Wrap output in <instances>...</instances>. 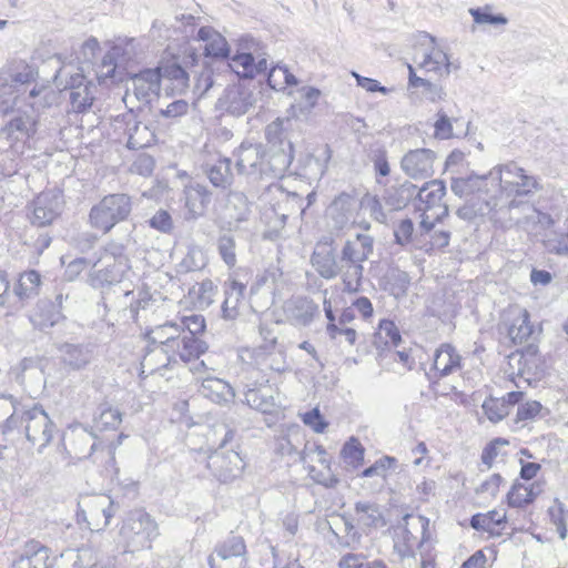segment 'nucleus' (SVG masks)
<instances>
[{
  "label": "nucleus",
  "instance_id": "52",
  "mask_svg": "<svg viewBox=\"0 0 568 568\" xmlns=\"http://www.w3.org/2000/svg\"><path fill=\"white\" fill-rule=\"evenodd\" d=\"M365 449L362 444L352 437L342 448L341 455L344 462L353 468H358L364 462Z\"/></svg>",
  "mask_w": 568,
  "mask_h": 568
},
{
  "label": "nucleus",
  "instance_id": "2",
  "mask_svg": "<svg viewBox=\"0 0 568 568\" xmlns=\"http://www.w3.org/2000/svg\"><path fill=\"white\" fill-rule=\"evenodd\" d=\"M489 180L498 182L490 197L496 203L497 214L503 227H511L526 222L529 213L536 212L527 197L541 190L538 179L529 175L514 162L495 166L489 172Z\"/></svg>",
  "mask_w": 568,
  "mask_h": 568
},
{
  "label": "nucleus",
  "instance_id": "21",
  "mask_svg": "<svg viewBox=\"0 0 568 568\" xmlns=\"http://www.w3.org/2000/svg\"><path fill=\"white\" fill-rule=\"evenodd\" d=\"M98 263L93 264L87 280L88 284L95 290L109 288L122 282L125 274L130 271V268L124 267L121 263L116 264L105 260L103 267L100 268L97 267Z\"/></svg>",
  "mask_w": 568,
  "mask_h": 568
},
{
  "label": "nucleus",
  "instance_id": "31",
  "mask_svg": "<svg viewBox=\"0 0 568 568\" xmlns=\"http://www.w3.org/2000/svg\"><path fill=\"white\" fill-rule=\"evenodd\" d=\"M245 291L246 285L236 280H229L224 283L225 297L222 303V317L224 320H235L240 315V305Z\"/></svg>",
  "mask_w": 568,
  "mask_h": 568
},
{
  "label": "nucleus",
  "instance_id": "25",
  "mask_svg": "<svg viewBox=\"0 0 568 568\" xmlns=\"http://www.w3.org/2000/svg\"><path fill=\"white\" fill-rule=\"evenodd\" d=\"M161 69L162 88L168 95L181 94L189 87V73L179 63H166L159 65Z\"/></svg>",
  "mask_w": 568,
  "mask_h": 568
},
{
  "label": "nucleus",
  "instance_id": "53",
  "mask_svg": "<svg viewBox=\"0 0 568 568\" xmlns=\"http://www.w3.org/2000/svg\"><path fill=\"white\" fill-rule=\"evenodd\" d=\"M548 515L551 523L556 526L559 538L562 540L566 539L568 509L565 508L562 503H560L558 499H555V505L549 507Z\"/></svg>",
  "mask_w": 568,
  "mask_h": 568
},
{
  "label": "nucleus",
  "instance_id": "59",
  "mask_svg": "<svg viewBox=\"0 0 568 568\" xmlns=\"http://www.w3.org/2000/svg\"><path fill=\"white\" fill-rule=\"evenodd\" d=\"M395 241L399 245L417 244L418 237H414V223L410 219L402 220L394 229Z\"/></svg>",
  "mask_w": 568,
  "mask_h": 568
},
{
  "label": "nucleus",
  "instance_id": "19",
  "mask_svg": "<svg viewBox=\"0 0 568 568\" xmlns=\"http://www.w3.org/2000/svg\"><path fill=\"white\" fill-rule=\"evenodd\" d=\"M456 214L465 221H473L477 216H489L491 221L500 223L503 226V221L497 214L496 203L490 197V190H486L484 196L481 194L471 196L464 206L457 210Z\"/></svg>",
  "mask_w": 568,
  "mask_h": 568
},
{
  "label": "nucleus",
  "instance_id": "44",
  "mask_svg": "<svg viewBox=\"0 0 568 568\" xmlns=\"http://www.w3.org/2000/svg\"><path fill=\"white\" fill-rule=\"evenodd\" d=\"M154 132L142 122H134L128 126L126 146L130 150H140L150 146L154 142Z\"/></svg>",
  "mask_w": 568,
  "mask_h": 568
},
{
  "label": "nucleus",
  "instance_id": "7",
  "mask_svg": "<svg viewBox=\"0 0 568 568\" xmlns=\"http://www.w3.org/2000/svg\"><path fill=\"white\" fill-rule=\"evenodd\" d=\"M239 45L243 52L234 54L229 63L239 77L253 79L267 70V59L257 52L258 42L254 38L243 37Z\"/></svg>",
  "mask_w": 568,
  "mask_h": 568
},
{
  "label": "nucleus",
  "instance_id": "16",
  "mask_svg": "<svg viewBox=\"0 0 568 568\" xmlns=\"http://www.w3.org/2000/svg\"><path fill=\"white\" fill-rule=\"evenodd\" d=\"M436 153L429 149L410 150L402 158L403 172L414 180H425L434 174Z\"/></svg>",
  "mask_w": 568,
  "mask_h": 568
},
{
  "label": "nucleus",
  "instance_id": "10",
  "mask_svg": "<svg viewBox=\"0 0 568 568\" xmlns=\"http://www.w3.org/2000/svg\"><path fill=\"white\" fill-rule=\"evenodd\" d=\"M446 194V185L442 180H430L423 186H417L416 202L414 209L417 212H434V220L442 221L448 215V205L443 203Z\"/></svg>",
  "mask_w": 568,
  "mask_h": 568
},
{
  "label": "nucleus",
  "instance_id": "49",
  "mask_svg": "<svg viewBox=\"0 0 568 568\" xmlns=\"http://www.w3.org/2000/svg\"><path fill=\"white\" fill-rule=\"evenodd\" d=\"M506 521V513L491 510L487 514H476L470 518V527L476 530L493 532L494 526H499Z\"/></svg>",
  "mask_w": 568,
  "mask_h": 568
},
{
  "label": "nucleus",
  "instance_id": "33",
  "mask_svg": "<svg viewBox=\"0 0 568 568\" xmlns=\"http://www.w3.org/2000/svg\"><path fill=\"white\" fill-rule=\"evenodd\" d=\"M489 181V173L477 175L470 174L466 178H453L450 183V190L459 197L474 196L477 194L485 195L487 184Z\"/></svg>",
  "mask_w": 568,
  "mask_h": 568
},
{
  "label": "nucleus",
  "instance_id": "50",
  "mask_svg": "<svg viewBox=\"0 0 568 568\" xmlns=\"http://www.w3.org/2000/svg\"><path fill=\"white\" fill-rule=\"evenodd\" d=\"M449 241V231H434L426 239H418L416 247L423 250L427 254H432L435 251H440L448 246Z\"/></svg>",
  "mask_w": 568,
  "mask_h": 568
},
{
  "label": "nucleus",
  "instance_id": "47",
  "mask_svg": "<svg viewBox=\"0 0 568 568\" xmlns=\"http://www.w3.org/2000/svg\"><path fill=\"white\" fill-rule=\"evenodd\" d=\"M532 334V326L529 322L527 311L521 312L508 327V336L515 344H523L528 341Z\"/></svg>",
  "mask_w": 568,
  "mask_h": 568
},
{
  "label": "nucleus",
  "instance_id": "12",
  "mask_svg": "<svg viewBox=\"0 0 568 568\" xmlns=\"http://www.w3.org/2000/svg\"><path fill=\"white\" fill-rule=\"evenodd\" d=\"M63 203V194L60 190L41 192L31 203V224L38 227L50 225L61 214Z\"/></svg>",
  "mask_w": 568,
  "mask_h": 568
},
{
  "label": "nucleus",
  "instance_id": "56",
  "mask_svg": "<svg viewBox=\"0 0 568 568\" xmlns=\"http://www.w3.org/2000/svg\"><path fill=\"white\" fill-rule=\"evenodd\" d=\"M125 250L126 247L123 243L110 241L104 247L105 260L116 264L121 263V265L123 264L124 267L131 268L130 258L125 254Z\"/></svg>",
  "mask_w": 568,
  "mask_h": 568
},
{
  "label": "nucleus",
  "instance_id": "36",
  "mask_svg": "<svg viewBox=\"0 0 568 568\" xmlns=\"http://www.w3.org/2000/svg\"><path fill=\"white\" fill-rule=\"evenodd\" d=\"M207 351V344L192 334H180L175 344V354L187 363L197 359Z\"/></svg>",
  "mask_w": 568,
  "mask_h": 568
},
{
  "label": "nucleus",
  "instance_id": "23",
  "mask_svg": "<svg viewBox=\"0 0 568 568\" xmlns=\"http://www.w3.org/2000/svg\"><path fill=\"white\" fill-rule=\"evenodd\" d=\"M186 219L196 220L203 216L212 202V192L204 184L191 182L184 187Z\"/></svg>",
  "mask_w": 568,
  "mask_h": 568
},
{
  "label": "nucleus",
  "instance_id": "41",
  "mask_svg": "<svg viewBox=\"0 0 568 568\" xmlns=\"http://www.w3.org/2000/svg\"><path fill=\"white\" fill-rule=\"evenodd\" d=\"M323 306L327 318L326 333L329 338L341 342V338L344 337L349 345H354L357 336L356 331L354 328H342L337 326L331 301L326 297L324 298Z\"/></svg>",
  "mask_w": 568,
  "mask_h": 568
},
{
  "label": "nucleus",
  "instance_id": "20",
  "mask_svg": "<svg viewBox=\"0 0 568 568\" xmlns=\"http://www.w3.org/2000/svg\"><path fill=\"white\" fill-rule=\"evenodd\" d=\"M462 368V356L458 354L456 348L448 343L442 344L435 352L434 363L432 371L435 372L434 376L427 373L428 381L434 384L436 381L446 377L454 372Z\"/></svg>",
  "mask_w": 568,
  "mask_h": 568
},
{
  "label": "nucleus",
  "instance_id": "17",
  "mask_svg": "<svg viewBox=\"0 0 568 568\" xmlns=\"http://www.w3.org/2000/svg\"><path fill=\"white\" fill-rule=\"evenodd\" d=\"M255 103L252 90L242 85H229L223 95L217 100V108L234 116L245 114Z\"/></svg>",
  "mask_w": 568,
  "mask_h": 568
},
{
  "label": "nucleus",
  "instance_id": "46",
  "mask_svg": "<svg viewBox=\"0 0 568 568\" xmlns=\"http://www.w3.org/2000/svg\"><path fill=\"white\" fill-rule=\"evenodd\" d=\"M40 283L41 276L37 271L24 272L14 286V294L20 301L30 298L38 293Z\"/></svg>",
  "mask_w": 568,
  "mask_h": 568
},
{
  "label": "nucleus",
  "instance_id": "40",
  "mask_svg": "<svg viewBox=\"0 0 568 568\" xmlns=\"http://www.w3.org/2000/svg\"><path fill=\"white\" fill-rule=\"evenodd\" d=\"M290 123V119L277 118L266 125L264 135L270 149H288L287 144H293L287 138V128L285 126Z\"/></svg>",
  "mask_w": 568,
  "mask_h": 568
},
{
  "label": "nucleus",
  "instance_id": "64",
  "mask_svg": "<svg viewBox=\"0 0 568 568\" xmlns=\"http://www.w3.org/2000/svg\"><path fill=\"white\" fill-rule=\"evenodd\" d=\"M547 247L555 254L568 256V232L555 233L547 240Z\"/></svg>",
  "mask_w": 568,
  "mask_h": 568
},
{
  "label": "nucleus",
  "instance_id": "48",
  "mask_svg": "<svg viewBox=\"0 0 568 568\" xmlns=\"http://www.w3.org/2000/svg\"><path fill=\"white\" fill-rule=\"evenodd\" d=\"M99 416L94 418L97 428L100 430L116 429L122 423V413L108 403L99 406Z\"/></svg>",
  "mask_w": 568,
  "mask_h": 568
},
{
  "label": "nucleus",
  "instance_id": "38",
  "mask_svg": "<svg viewBox=\"0 0 568 568\" xmlns=\"http://www.w3.org/2000/svg\"><path fill=\"white\" fill-rule=\"evenodd\" d=\"M236 430L226 423H216L206 433V440L210 453L214 449H227L234 446L233 439Z\"/></svg>",
  "mask_w": 568,
  "mask_h": 568
},
{
  "label": "nucleus",
  "instance_id": "1",
  "mask_svg": "<svg viewBox=\"0 0 568 568\" xmlns=\"http://www.w3.org/2000/svg\"><path fill=\"white\" fill-rule=\"evenodd\" d=\"M374 248V239L368 234L358 233L354 239L345 241L341 250L331 235L318 240L311 255V264L324 280L341 277L345 290L357 291L363 278V263Z\"/></svg>",
  "mask_w": 568,
  "mask_h": 568
},
{
  "label": "nucleus",
  "instance_id": "58",
  "mask_svg": "<svg viewBox=\"0 0 568 568\" xmlns=\"http://www.w3.org/2000/svg\"><path fill=\"white\" fill-rule=\"evenodd\" d=\"M205 57L225 59L230 54L229 44L221 34L216 33L204 47Z\"/></svg>",
  "mask_w": 568,
  "mask_h": 568
},
{
  "label": "nucleus",
  "instance_id": "18",
  "mask_svg": "<svg viewBox=\"0 0 568 568\" xmlns=\"http://www.w3.org/2000/svg\"><path fill=\"white\" fill-rule=\"evenodd\" d=\"M283 310L287 322L296 327L311 325L314 318L320 314L318 305L306 296L290 298L285 302Z\"/></svg>",
  "mask_w": 568,
  "mask_h": 568
},
{
  "label": "nucleus",
  "instance_id": "3",
  "mask_svg": "<svg viewBox=\"0 0 568 568\" xmlns=\"http://www.w3.org/2000/svg\"><path fill=\"white\" fill-rule=\"evenodd\" d=\"M120 536L131 551L151 549L152 542L160 536L155 519L143 509L128 513L120 528Z\"/></svg>",
  "mask_w": 568,
  "mask_h": 568
},
{
  "label": "nucleus",
  "instance_id": "11",
  "mask_svg": "<svg viewBox=\"0 0 568 568\" xmlns=\"http://www.w3.org/2000/svg\"><path fill=\"white\" fill-rule=\"evenodd\" d=\"M38 130V119L33 112L26 110L12 111L9 120L0 129V139H6L9 146L26 142L34 136Z\"/></svg>",
  "mask_w": 568,
  "mask_h": 568
},
{
  "label": "nucleus",
  "instance_id": "37",
  "mask_svg": "<svg viewBox=\"0 0 568 568\" xmlns=\"http://www.w3.org/2000/svg\"><path fill=\"white\" fill-rule=\"evenodd\" d=\"M231 160L227 158L219 159L213 164H206L204 173L213 186L226 190L233 183V173L231 171Z\"/></svg>",
  "mask_w": 568,
  "mask_h": 568
},
{
  "label": "nucleus",
  "instance_id": "51",
  "mask_svg": "<svg viewBox=\"0 0 568 568\" xmlns=\"http://www.w3.org/2000/svg\"><path fill=\"white\" fill-rule=\"evenodd\" d=\"M476 24L505 26L508 19L503 13H493L491 6L470 8L468 10Z\"/></svg>",
  "mask_w": 568,
  "mask_h": 568
},
{
  "label": "nucleus",
  "instance_id": "45",
  "mask_svg": "<svg viewBox=\"0 0 568 568\" xmlns=\"http://www.w3.org/2000/svg\"><path fill=\"white\" fill-rule=\"evenodd\" d=\"M355 513L358 523L367 527H383L385 525L384 517L377 504L369 501H357L355 504Z\"/></svg>",
  "mask_w": 568,
  "mask_h": 568
},
{
  "label": "nucleus",
  "instance_id": "13",
  "mask_svg": "<svg viewBox=\"0 0 568 568\" xmlns=\"http://www.w3.org/2000/svg\"><path fill=\"white\" fill-rule=\"evenodd\" d=\"M235 168L239 174L253 178H264V161L266 151L261 143L242 142L234 152Z\"/></svg>",
  "mask_w": 568,
  "mask_h": 568
},
{
  "label": "nucleus",
  "instance_id": "27",
  "mask_svg": "<svg viewBox=\"0 0 568 568\" xmlns=\"http://www.w3.org/2000/svg\"><path fill=\"white\" fill-rule=\"evenodd\" d=\"M61 556L71 561L74 568H115L114 558H98L94 550L90 547L69 549Z\"/></svg>",
  "mask_w": 568,
  "mask_h": 568
},
{
  "label": "nucleus",
  "instance_id": "35",
  "mask_svg": "<svg viewBox=\"0 0 568 568\" xmlns=\"http://www.w3.org/2000/svg\"><path fill=\"white\" fill-rule=\"evenodd\" d=\"M540 493L541 488L538 483L525 485L515 480L507 494L508 506L513 508H523L532 504Z\"/></svg>",
  "mask_w": 568,
  "mask_h": 568
},
{
  "label": "nucleus",
  "instance_id": "8",
  "mask_svg": "<svg viewBox=\"0 0 568 568\" xmlns=\"http://www.w3.org/2000/svg\"><path fill=\"white\" fill-rule=\"evenodd\" d=\"M207 468L221 484L232 483L242 475L244 462L234 446L227 449H214L207 456Z\"/></svg>",
  "mask_w": 568,
  "mask_h": 568
},
{
  "label": "nucleus",
  "instance_id": "14",
  "mask_svg": "<svg viewBox=\"0 0 568 568\" xmlns=\"http://www.w3.org/2000/svg\"><path fill=\"white\" fill-rule=\"evenodd\" d=\"M54 560L48 546L39 540L29 539L17 550L12 568H51Z\"/></svg>",
  "mask_w": 568,
  "mask_h": 568
},
{
  "label": "nucleus",
  "instance_id": "15",
  "mask_svg": "<svg viewBox=\"0 0 568 568\" xmlns=\"http://www.w3.org/2000/svg\"><path fill=\"white\" fill-rule=\"evenodd\" d=\"M65 90L69 91L70 109L68 112L85 113L91 109L97 87L92 81H88L82 73L70 74Z\"/></svg>",
  "mask_w": 568,
  "mask_h": 568
},
{
  "label": "nucleus",
  "instance_id": "62",
  "mask_svg": "<svg viewBox=\"0 0 568 568\" xmlns=\"http://www.w3.org/2000/svg\"><path fill=\"white\" fill-rule=\"evenodd\" d=\"M205 261L202 251L191 250L180 263V267L184 272H195L204 267Z\"/></svg>",
  "mask_w": 568,
  "mask_h": 568
},
{
  "label": "nucleus",
  "instance_id": "55",
  "mask_svg": "<svg viewBox=\"0 0 568 568\" xmlns=\"http://www.w3.org/2000/svg\"><path fill=\"white\" fill-rule=\"evenodd\" d=\"M481 407L487 418L493 423L500 422L509 414L505 402L491 396L484 400Z\"/></svg>",
  "mask_w": 568,
  "mask_h": 568
},
{
  "label": "nucleus",
  "instance_id": "4",
  "mask_svg": "<svg viewBox=\"0 0 568 568\" xmlns=\"http://www.w3.org/2000/svg\"><path fill=\"white\" fill-rule=\"evenodd\" d=\"M132 211L131 197L124 193L105 195L89 213L93 229L109 233L118 223L125 221Z\"/></svg>",
  "mask_w": 568,
  "mask_h": 568
},
{
  "label": "nucleus",
  "instance_id": "54",
  "mask_svg": "<svg viewBox=\"0 0 568 568\" xmlns=\"http://www.w3.org/2000/svg\"><path fill=\"white\" fill-rule=\"evenodd\" d=\"M217 251L223 262L233 267L236 264V243L231 234H222L217 240Z\"/></svg>",
  "mask_w": 568,
  "mask_h": 568
},
{
  "label": "nucleus",
  "instance_id": "9",
  "mask_svg": "<svg viewBox=\"0 0 568 568\" xmlns=\"http://www.w3.org/2000/svg\"><path fill=\"white\" fill-rule=\"evenodd\" d=\"M22 419L27 439L33 446H37L38 452L41 453L50 444L55 425L40 405H34L32 408L24 410Z\"/></svg>",
  "mask_w": 568,
  "mask_h": 568
},
{
  "label": "nucleus",
  "instance_id": "30",
  "mask_svg": "<svg viewBox=\"0 0 568 568\" xmlns=\"http://www.w3.org/2000/svg\"><path fill=\"white\" fill-rule=\"evenodd\" d=\"M356 197L346 192H342L333 200L328 207V213L336 229H343L349 223L356 211Z\"/></svg>",
  "mask_w": 568,
  "mask_h": 568
},
{
  "label": "nucleus",
  "instance_id": "34",
  "mask_svg": "<svg viewBox=\"0 0 568 568\" xmlns=\"http://www.w3.org/2000/svg\"><path fill=\"white\" fill-rule=\"evenodd\" d=\"M417 185L410 181H404L386 190L385 202L392 210H402L409 203L416 202Z\"/></svg>",
  "mask_w": 568,
  "mask_h": 568
},
{
  "label": "nucleus",
  "instance_id": "60",
  "mask_svg": "<svg viewBox=\"0 0 568 568\" xmlns=\"http://www.w3.org/2000/svg\"><path fill=\"white\" fill-rule=\"evenodd\" d=\"M216 286L211 280H204L197 284V290L193 287V293L196 294L197 303L201 307H207L213 303V296Z\"/></svg>",
  "mask_w": 568,
  "mask_h": 568
},
{
  "label": "nucleus",
  "instance_id": "39",
  "mask_svg": "<svg viewBox=\"0 0 568 568\" xmlns=\"http://www.w3.org/2000/svg\"><path fill=\"white\" fill-rule=\"evenodd\" d=\"M64 318L62 312L54 303H40L37 312L31 316L33 326L40 331L53 327Z\"/></svg>",
  "mask_w": 568,
  "mask_h": 568
},
{
  "label": "nucleus",
  "instance_id": "32",
  "mask_svg": "<svg viewBox=\"0 0 568 568\" xmlns=\"http://www.w3.org/2000/svg\"><path fill=\"white\" fill-rule=\"evenodd\" d=\"M92 344L64 343L60 346L62 362L73 369L84 368L93 357Z\"/></svg>",
  "mask_w": 568,
  "mask_h": 568
},
{
  "label": "nucleus",
  "instance_id": "42",
  "mask_svg": "<svg viewBox=\"0 0 568 568\" xmlns=\"http://www.w3.org/2000/svg\"><path fill=\"white\" fill-rule=\"evenodd\" d=\"M213 552L219 554V556L229 557V559L237 562H247L246 545L241 536L232 535L227 537L215 547Z\"/></svg>",
  "mask_w": 568,
  "mask_h": 568
},
{
  "label": "nucleus",
  "instance_id": "26",
  "mask_svg": "<svg viewBox=\"0 0 568 568\" xmlns=\"http://www.w3.org/2000/svg\"><path fill=\"white\" fill-rule=\"evenodd\" d=\"M288 149H270L264 161V178L277 179L284 176L294 159L293 144Z\"/></svg>",
  "mask_w": 568,
  "mask_h": 568
},
{
  "label": "nucleus",
  "instance_id": "29",
  "mask_svg": "<svg viewBox=\"0 0 568 568\" xmlns=\"http://www.w3.org/2000/svg\"><path fill=\"white\" fill-rule=\"evenodd\" d=\"M424 39H428L430 43V51L425 50L423 52V59L418 62L420 69L426 72H434L439 77L448 75L450 73L452 63L448 60V55L440 49L435 48V38L425 33Z\"/></svg>",
  "mask_w": 568,
  "mask_h": 568
},
{
  "label": "nucleus",
  "instance_id": "6",
  "mask_svg": "<svg viewBox=\"0 0 568 568\" xmlns=\"http://www.w3.org/2000/svg\"><path fill=\"white\" fill-rule=\"evenodd\" d=\"M180 334V325L174 322H165L149 329L144 335L149 343L144 361L151 362L152 354L160 353L165 358L161 366L169 367L172 361L175 362V344Z\"/></svg>",
  "mask_w": 568,
  "mask_h": 568
},
{
  "label": "nucleus",
  "instance_id": "28",
  "mask_svg": "<svg viewBox=\"0 0 568 568\" xmlns=\"http://www.w3.org/2000/svg\"><path fill=\"white\" fill-rule=\"evenodd\" d=\"M255 359L257 364L276 373H284L290 368L285 353L277 348L276 337H272L271 344L260 345L255 349Z\"/></svg>",
  "mask_w": 568,
  "mask_h": 568
},
{
  "label": "nucleus",
  "instance_id": "5",
  "mask_svg": "<svg viewBox=\"0 0 568 568\" xmlns=\"http://www.w3.org/2000/svg\"><path fill=\"white\" fill-rule=\"evenodd\" d=\"M403 521L395 529L394 548L405 558L414 556L415 548H422L428 540L429 519L423 515H406Z\"/></svg>",
  "mask_w": 568,
  "mask_h": 568
},
{
  "label": "nucleus",
  "instance_id": "63",
  "mask_svg": "<svg viewBox=\"0 0 568 568\" xmlns=\"http://www.w3.org/2000/svg\"><path fill=\"white\" fill-rule=\"evenodd\" d=\"M434 134L440 140H447L453 136L452 121L443 110L437 112V120L434 124Z\"/></svg>",
  "mask_w": 568,
  "mask_h": 568
},
{
  "label": "nucleus",
  "instance_id": "57",
  "mask_svg": "<svg viewBox=\"0 0 568 568\" xmlns=\"http://www.w3.org/2000/svg\"><path fill=\"white\" fill-rule=\"evenodd\" d=\"M397 464V459L392 456H383L378 458L373 465L365 468L361 473V477H373L378 476L382 478L386 477V471L393 467H395Z\"/></svg>",
  "mask_w": 568,
  "mask_h": 568
},
{
  "label": "nucleus",
  "instance_id": "43",
  "mask_svg": "<svg viewBox=\"0 0 568 568\" xmlns=\"http://www.w3.org/2000/svg\"><path fill=\"white\" fill-rule=\"evenodd\" d=\"M202 393L216 403L229 402L234 398L233 388L223 379L214 377L203 379Z\"/></svg>",
  "mask_w": 568,
  "mask_h": 568
},
{
  "label": "nucleus",
  "instance_id": "61",
  "mask_svg": "<svg viewBox=\"0 0 568 568\" xmlns=\"http://www.w3.org/2000/svg\"><path fill=\"white\" fill-rule=\"evenodd\" d=\"M181 334H192L197 336L205 329V320L202 315L193 314L184 316L181 321Z\"/></svg>",
  "mask_w": 568,
  "mask_h": 568
},
{
  "label": "nucleus",
  "instance_id": "22",
  "mask_svg": "<svg viewBox=\"0 0 568 568\" xmlns=\"http://www.w3.org/2000/svg\"><path fill=\"white\" fill-rule=\"evenodd\" d=\"M133 91L139 101L150 102L162 90L161 69H144L132 77Z\"/></svg>",
  "mask_w": 568,
  "mask_h": 568
},
{
  "label": "nucleus",
  "instance_id": "24",
  "mask_svg": "<svg viewBox=\"0 0 568 568\" xmlns=\"http://www.w3.org/2000/svg\"><path fill=\"white\" fill-rule=\"evenodd\" d=\"M275 394L276 392L272 386L255 382L246 385L244 399L251 408L263 414H272L277 407Z\"/></svg>",
  "mask_w": 568,
  "mask_h": 568
}]
</instances>
